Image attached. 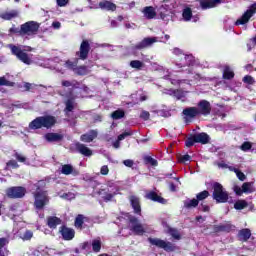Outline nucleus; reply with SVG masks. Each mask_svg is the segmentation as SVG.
Here are the masks:
<instances>
[{
	"label": "nucleus",
	"instance_id": "e433bc0d",
	"mask_svg": "<svg viewBox=\"0 0 256 256\" xmlns=\"http://www.w3.org/2000/svg\"><path fill=\"white\" fill-rule=\"evenodd\" d=\"M112 119H123L125 117V111L123 110H116L111 115Z\"/></svg>",
	"mask_w": 256,
	"mask_h": 256
},
{
	"label": "nucleus",
	"instance_id": "680f3d73",
	"mask_svg": "<svg viewBox=\"0 0 256 256\" xmlns=\"http://www.w3.org/2000/svg\"><path fill=\"white\" fill-rule=\"evenodd\" d=\"M66 67H68V69H75V67H77V64H75L71 61H67L66 62Z\"/></svg>",
	"mask_w": 256,
	"mask_h": 256
},
{
	"label": "nucleus",
	"instance_id": "338daca9",
	"mask_svg": "<svg viewBox=\"0 0 256 256\" xmlns=\"http://www.w3.org/2000/svg\"><path fill=\"white\" fill-rule=\"evenodd\" d=\"M52 27H54V29H59V27H61V22H53Z\"/></svg>",
	"mask_w": 256,
	"mask_h": 256
},
{
	"label": "nucleus",
	"instance_id": "37998d69",
	"mask_svg": "<svg viewBox=\"0 0 256 256\" xmlns=\"http://www.w3.org/2000/svg\"><path fill=\"white\" fill-rule=\"evenodd\" d=\"M234 173H236V175L240 181H245V179H247L245 174L243 172H241V170H239V169H234Z\"/></svg>",
	"mask_w": 256,
	"mask_h": 256
},
{
	"label": "nucleus",
	"instance_id": "79ce46f5",
	"mask_svg": "<svg viewBox=\"0 0 256 256\" xmlns=\"http://www.w3.org/2000/svg\"><path fill=\"white\" fill-rule=\"evenodd\" d=\"M251 147H253V144L251 142H244L240 146V149H241V151H249V150H251Z\"/></svg>",
	"mask_w": 256,
	"mask_h": 256
},
{
	"label": "nucleus",
	"instance_id": "de8ad7c7",
	"mask_svg": "<svg viewBox=\"0 0 256 256\" xmlns=\"http://www.w3.org/2000/svg\"><path fill=\"white\" fill-rule=\"evenodd\" d=\"M14 157L17 159V161H19L20 163H25V161H27V158L25 156H23L22 154L19 153H15Z\"/></svg>",
	"mask_w": 256,
	"mask_h": 256
},
{
	"label": "nucleus",
	"instance_id": "a211bd4d",
	"mask_svg": "<svg viewBox=\"0 0 256 256\" xmlns=\"http://www.w3.org/2000/svg\"><path fill=\"white\" fill-rule=\"evenodd\" d=\"M75 147L78 153H80L81 155H84V157H91V155H93V151L89 147H87L85 144L78 142L75 144Z\"/></svg>",
	"mask_w": 256,
	"mask_h": 256
},
{
	"label": "nucleus",
	"instance_id": "6e6d98bb",
	"mask_svg": "<svg viewBox=\"0 0 256 256\" xmlns=\"http://www.w3.org/2000/svg\"><path fill=\"white\" fill-rule=\"evenodd\" d=\"M73 108H74V106H73V101L68 100V101L66 102V110H67V111H73Z\"/></svg>",
	"mask_w": 256,
	"mask_h": 256
},
{
	"label": "nucleus",
	"instance_id": "69168bd1",
	"mask_svg": "<svg viewBox=\"0 0 256 256\" xmlns=\"http://www.w3.org/2000/svg\"><path fill=\"white\" fill-rule=\"evenodd\" d=\"M111 199H113V194H106L104 196V201H111Z\"/></svg>",
	"mask_w": 256,
	"mask_h": 256
},
{
	"label": "nucleus",
	"instance_id": "4468645a",
	"mask_svg": "<svg viewBox=\"0 0 256 256\" xmlns=\"http://www.w3.org/2000/svg\"><path fill=\"white\" fill-rule=\"evenodd\" d=\"M198 111V115H210L211 114V103L207 100H202L198 103V107H196Z\"/></svg>",
	"mask_w": 256,
	"mask_h": 256
},
{
	"label": "nucleus",
	"instance_id": "473e14b6",
	"mask_svg": "<svg viewBox=\"0 0 256 256\" xmlns=\"http://www.w3.org/2000/svg\"><path fill=\"white\" fill-rule=\"evenodd\" d=\"M223 77L224 79H233L235 77V73L233 70H231V68L225 67Z\"/></svg>",
	"mask_w": 256,
	"mask_h": 256
},
{
	"label": "nucleus",
	"instance_id": "c756f323",
	"mask_svg": "<svg viewBox=\"0 0 256 256\" xmlns=\"http://www.w3.org/2000/svg\"><path fill=\"white\" fill-rule=\"evenodd\" d=\"M182 17L184 21H191V17H193V11L191 8H185L183 10Z\"/></svg>",
	"mask_w": 256,
	"mask_h": 256
},
{
	"label": "nucleus",
	"instance_id": "2eb2a0df",
	"mask_svg": "<svg viewBox=\"0 0 256 256\" xmlns=\"http://www.w3.org/2000/svg\"><path fill=\"white\" fill-rule=\"evenodd\" d=\"M91 49L90 45H89V41L88 40H83L81 45H80V51L77 52V55L79 57V59H82L83 61H85V59H87L88 55H89V50Z\"/></svg>",
	"mask_w": 256,
	"mask_h": 256
},
{
	"label": "nucleus",
	"instance_id": "4be33fe9",
	"mask_svg": "<svg viewBox=\"0 0 256 256\" xmlns=\"http://www.w3.org/2000/svg\"><path fill=\"white\" fill-rule=\"evenodd\" d=\"M142 13L144 14V17L146 19H155V17L157 16V12L155 11V8H153V6L145 7Z\"/></svg>",
	"mask_w": 256,
	"mask_h": 256
},
{
	"label": "nucleus",
	"instance_id": "a18cd8bd",
	"mask_svg": "<svg viewBox=\"0 0 256 256\" xmlns=\"http://www.w3.org/2000/svg\"><path fill=\"white\" fill-rule=\"evenodd\" d=\"M131 135H133L131 131L124 132L118 136V141H123L126 137H131Z\"/></svg>",
	"mask_w": 256,
	"mask_h": 256
},
{
	"label": "nucleus",
	"instance_id": "aec40b11",
	"mask_svg": "<svg viewBox=\"0 0 256 256\" xmlns=\"http://www.w3.org/2000/svg\"><path fill=\"white\" fill-rule=\"evenodd\" d=\"M238 239L242 241V243H247V241L251 239V230L249 228L239 230Z\"/></svg>",
	"mask_w": 256,
	"mask_h": 256
},
{
	"label": "nucleus",
	"instance_id": "412c9836",
	"mask_svg": "<svg viewBox=\"0 0 256 256\" xmlns=\"http://www.w3.org/2000/svg\"><path fill=\"white\" fill-rule=\"evenodd\" d=\"M94 139H97V131L91 130L87 134H83L80 137V141H83V143H91Z\"/></svg>",
	"mask_w": 256,
	"mask_h": 256
},
{
	"label": "nucleus",
	"instance_id": "9d476101",
	"mask_svg": "<svg viewBox=\"0 0 256 256\" xmlns=\"http://www.w3.org/2000/svg\"><path fill=\"white\" fill-rule=\"evenodd\" d=\"M182 114L185 123H191L193 119L199 117V110H197V107H187Z\"/></svg>",
	"mask_w": 256,
	"mask_h": 256
},
{
	"label": "nucleus",
	"instance_id": "4d7b16f0",
	"mask_svg": "<svg viewBox=\"0 0 256 256\" xmlns=\"http://www.w3.org/2000/svg\"><path fill=\"white\" fill-rule=\"evenodd\" d=\"M78 74L79 75H86L87 74V67L82 66L78 68Z\"/></svg>",
	"mask_w": 256,
	"mask_h": 256
},
{
	"label": "nucleus",
	"instance_id": "f8f14e48",
	"mask_svg": "<svg viewBox=\"0 0 256 256\" xmlns=\"http://www.w3.org/2000/svg\"><path fill=\"white\" fill-rule=\"evenodd\" d=\"M233 191H234V193H236V195L241 197V195H243V193H253V191H255V189L253 188V182H245V183H243L242 187L234 186Z\"/></svg>",
	"mask_w": 256,
	"mask_h": 256
},
{
	"label": "nucleus",
	"instance_id": "6ab92c4d",
	"mask_svg": "<svg viewBox=\"0 0 256 256\" xmlns=\"http://www.w3.org/2000/svg\"><path fill=\"white\" fill-rule=\"evenodd\" d=\"M130 203L132 205V208L134 209V212L138 215H141V202L139 200V197L132 195L129 197Z\"/></svg>",
	"mask_w": 256,
	"mask_h": 256
},
{
	"label": "nucleus",
	"instance_id": "58836bf2",
	"mask_svg": "<svg viewBox=\"0 0 256 256\" xmlns=\"http://www.w3.org/2000/svg\"><path fill=\"white\" fill-rule=\"evenodd\" d=\"M48 225H61V220L56 216L48 218Z\"/></svg>",
	"mask_w": 256,
	"mask_h": 256
},
{
	"label": "nucleus",
	"instance_id": "9b49d317",
	"mask_svg": "<svg viewBox=\"0 0 256 256\" xmlns=\"http://www.w3.org/2000/svg\"><path fill=\"white\" fill-rule=\"evenodd\" d=\"M256 13V3L252 4L249 9L236 21V25H245L249 23V19Z\"/></svg>",
	"mask_w": 256,
	"mask_h": 256
},
{
	"label": "nucleus",
	"instance_id": "39448f33",
	"mask_svg": "<svg viewBox=\"0 0 256 256\" xmlns=\"http://www.w3.org/2000/svg\"><path fill=\"white\" fill-rule=\"evenodd\" d=\"M148 241L151 245H154L159 249H164V251H166L167 253L177 251V246L171 242H166L165 240L159 238H148Z\"/></svg>",
	"mask_w": 256,
	"mask_h": 256
},
{
	"label": "nucleus",
	"instance_id": "7ed1b4c3",
	"mask_svg": "<svg viewBox=\"0 0 256 256\" xmlns=\"http://www.w3.org/2000/svg\"><path fill=\"white\" fill-rule=\"evenodd\" d=\"M39 27H41L39 22L28 21L20 26L18 34L21 37H34V35L39 33Z\"/></svg>",
	"mask_w": 256,
	"mask_h": 256
},
{
	"label": "nucleus",
	"instance_id": "13d9d810",
	"mask_svg": "<svg viewBox=\"0 0 256 256\" xmlns=\"http://www.w3.org/2000/svg\"><path fill=\"white\" fill-rule=\"evenodd\" d=\"M3 85H11L10 81H7V79H5V77H0V87Z\"/></svg>",
	"mask_w": 256,
	"mask_h": 256
},
{
	"label": "nucleus",
	"instance_id": "0e129e2a",
	"mask_svg": "<svg viewBox=\"0 0 256 256\" xmlns=\"http://www.w3.org/2000/svg\"><path fill=\"white\" fill-rule=\"evenodd\" d=\"M200 209H201V211H204V213L209 212V206L208 205L202 204Z\"/></svg>",
	"mask_w": 256,
	"mask_h": 256
},
{
	"label": "nucleus",
	"instance_id": "20e7f679",
	"mask_svg": "<svg viewBox=\"0 0 256 256\" xmlns=\"http://www.w3.org/2000/svg\"><path fill=\"white\" fill-rule=\"evenodd\" d=\"M212 197L216 203H227V201H229V192H227L219 182H215L213 184Z\"/></svg>",
	"mask_w": 256,
	"mask_h": 256
},
{
	"label": "nucleus",
	"instance_id": "b1692460",
	"mask_svg": "<svg viewBox=\"0 0 256 256\" xmlns=\"http://www.w3.org/2000/svg\"><path fill=\"white\" fill-rule=\"evenodd\" d=\"M196 143H202L203 145L209 143V135L205 133H200L194 135Z\"/></svg>",
	"mask_w": 256,
	"mask_h": 256
},
{
	"label": "nucleus",
	"instance_id": "c85d7f7f",
	"mask_svg": "<svg viewBox=\"0 0 256 256\" xmlns=\"http://www.w3.org/2000/svg\"><path fill=\"white\" fill-rule=\"evenodd\" d=\"M74 171V168L71 164H65L61 168V173L63 175H71Z\"/></svg>",
	"mask_w": 256,
	"mask_h": 256
},
{
	"label": "nucleus",
	"instance_id": "bf43d9fd",
	"mask_svg": "<svg viewBox=\"0 0 256 256\" xmlns=\"http://www.w3.org/2000/svg\"><path fill=\"white\" fill-rule=\"evenodd\" d=\"M190 160H191V156H189L188 154L180 157L181 163H187V161H190Z\"/></svg>",
	"mask_w": 256,
	"mask_h": 256
},
{
	"label": "nucleus",
	"instance_id": "2f4dec72",
	"mask_svg": "<svg viewBox=\"0 0 256 256\" xmlns=\"http://www.w3.org/2000/svg\"><path fill=\"white\" fill-rule=\"evenodd\" d=\"M133 233L135 235H144L145 234V229L143 228V225H134L132 226Z\"/></svg>",
	"mask_w": 256,
	"mask_h": 256
},
{
	"label": "nucleus",
	"instance_id": "f03ea898",
	"mask_svg": "<svg viewBox=\"0 0 256 256\" xmlns=\"http://www.w3.org/2000/svg\"><path fill=\"white\" fill-rule=\"evenodd\" d=\"M57 123V119L54 116L46 115V116H40L34 119L30 124V129H42L44 127L45 129H51L53 125Z\"/></svg>",
	"mask_w": 256,
	"mask_h": 256
},
{
	"label": "nucleus",
	"instance_id": "e2e57ef3",
	"mask_svg": "<svg viewBox=\"0 0 256 256\" xmlns=\"http://www.w3.org/2000/svg\"><path fill=\"white\" fill-rule=\"evenodd\" d=\"M123 163H124V165L126 167H133V165H134L133 160H129V159L128 160H124Z\"/></svg>",
	"mask_w": 256,
	"mask_h": 256
},
{
	"label": "nucleus",
	"instance_id": "5701e85b",
	"mask_svg": "<svg viewBox=\"0 0 256 256\" xmlns=\"http://www.w3.org/2000/svg\"><path fill=\"white\" fill-rule=\"evenodd\" d=\"M18 15H19V12H17V10H11V11L2 13L0 17L5 21H11V19H15V17H18Z\"/></svg>",
	"mask_w": 256,
	"mask_h": 256
},
{
	"label": "nucleus",
	"instance_id": "a878e982",
	"mask_svg": "<svg viewBox=\"0 0 256 256\" xmlns=\"http://www.w3.org/2000/svg\"><path fill=\"white\" fill-rule=\"evenodd\" d=\"M197 205H199V200H197V198L195 199H188L184 201V207L186 209H193L195 207H197Z\"/></svg>",
	"mask_w": 256,
	"mask_h": 256
},
{
	"label": "nucleus",
	"instance_id": "f704fd0d",
	"mask_svg": "<svg viewBox=\"0 0 256 256\" xmlns=\"http://www.w3.org/2000/svg\"><path fill=\"white\" fill-rule=\"evenodd\" d=\"M130 67H132V69H143V67H145V64L139 60H132L130 62Z\"/></svg>",
	"mask_w": 256,
	"mask_h": 256
},
{
	"label": "nucleus",
	"instance_id": "a19ab883",
	"mask_svg": "<svg viewBox=\"0 0 256 256\" xmlns=\"http://www.w3.org/2000/svg\"><path fill=\"white\" fill-rule=\"evenodd\" d=\"M19 167V164L15 160H10L6 164V169H17Z\"/></svg>",
	"mask_w": 256,
	"mask_h": 256
},
{
	"label": "nucleus",
	"instance_id": "4c0bfd02",
	"mask_svg": "<svg viewBox=\"0 0 256 256\" xmlns=\"http://www.w3.org/2000/svg\"><path fill=\"white\" fill-rule=\"evenodd\" d=\"M168 232L171 235V237H173V239H177V241L181 239V234H179V231H177V229L169 228Z\"/></svg>",
	"mask_w": 256,
	"mask_h": 256
},
{
	"label": "nucleus",
	"instance_id": "ea45409f",
	"mask_svg": "<svg viewBox=\"0 0 256 256\" xmlns=\"http://www.w3.org/2000/svg\"><path fill=\"white\" fill-rule=\"evenodd\" d=\"M33 238V231L26 230L22 236L23 241H30Z\"/></svg>",
	"mask_w": 256,
	"mask_h": 256
},
{
	"label": "nucleus",
	"instance_id": "1a4fd4ad",
	"mask_svg": "<svg viewBox=\"0 0 256 256\" xmlns=\"http://www.w3.org/2000/svg\"><path fill=\"white\" fill-rule=\"evenodd\" d=\"M59 234L63 241H73V239H75V229L69 228L67 225L60 226Z\"/></svg>",
	"mask_w": 256,
	"mask_h": 256
},
{
	"label": "nucleus",
	"instance_id": "bb28decb",
	"mask_svg": "<svg viewBox=\"0 0 256 256\" xmlns=\"http://www.w3.org/2000/svg\"><path fill=\"white\" fill-rule=\"evenodd\" d=\"M91 245H92V251L94 253H100L101 252V245H102L101 238L92 240Z\"/></svg>",
	"mask_w": 256,
	"mask_h": 256
},
{
	"label": "nucleus",
	"instance_id": "7c9ffc66",
	"mask_svg": "<svg viewBox=\"0 0 256 256\" xmlns=\"http://www.w3.org/2000/svg\"><path fill=\"white\" fill-rule=\"evenodd\" d=\"M221 231H225L226 233H229L231 231V225H220L214 227V233H219Z\"/></svg>",
	"mask_w": 256,
	"mask_h": 256
},
{
	"label": "nucleus",
	"instance_id": "49530a36",
	"mask_svg": "<svg viewBox=\"0 0 256 256\" xmlns=\"http://www.w3.org/2000/svg\"><path fill=\"white\" fill-rule=\"evenodd\" d=\"M146 163H149L150 165H152V167H157V161L155 160V158H152L150 156L145 158Z\"/></svg>",
	"mask_w": 256,
	"mask_h": 256
},
{
	"label": "nucleus",
	"instance_id": "864d4df0",
	"mask_svg": "<svg viewBox=\"0 0 256 256\" xmlns=\"http://www.w3.org/2000/svg\"><path fill=\"white\" fill-rule=\"evenodd\" d=\"M101 175H109V166L104 165L100 169Z\"/></svg>",
	"mask_w": 256,
	"mask_h": 256
},
{
	"label": "nucleus",
	"instance_id": "f257e3e1",
	"mask_svg": "<svg viewBox=\"0 0 256 256\" xmlns=\"http://www.w3.org/2000/svg\"><path fill=\"white\" fill-rule=\"evenodd\" d=\"M8 48L10 49L12 55H15L17 59L25 63L26 65H31V57L27 53L33 51L31 46H17L15 44H9Z\"/></svg>",
	"mask_w": 256,
	"mask_h": 256
},
{
	"label": "nucleus",
	"instance_id": "423d86ee",
	"mask_svg": "<svg viewBox=\"0 0 256 256\" xmlns=\"http://www.w3.org/2000/svg\"><path fill=\"white\" fill-rule=\"evenodd\" d=\"M91 5V9H102L103 11H117V5L113 3V0H102L97 6L96 0H88Z\"/></svg>",
	"mask_w": 256,
	"mask_h": 256
},
{
	"label": "nucleus",
	"instance_id": "8fccbe9b",
	"mask_svg": "<svg viewBox=\"0 0 256 256\" xmlns=\"http://www.w3.org/2000/svg\"><path fill=\"white\" fill-rule=\"evenodd\" d=\"M244 83H247L248 85H253L255 83V80L251 76H245L243 78Z\"/></svg>",
	"mask_w": 256,
	"mask_h": 256
},
{
	"label": "nucleus",
	"instance_id": "393cba45",
	"mask_svg": "<svg viewBox=\"0 0 256 256\" xmlns=\"http://www.w3.org/2000/svg\"><path fill=\"white\" fill-rule=\"evenodd\" d=\"M46 141H61V139H63V136L61 134H57V133H47L45 136Z\"/></svg>",
	"mask_w": 256,
	"mask_h": 256
},
{
	"label": "nucleus",
	"instance_id": "6e6552de",
	"mask_svg": "<svg viewBox=\"0 0 256 256\" xmlns=\"http://www.w3.org/2000/svg\"><path fill=\"white\" fill-rule=\"evenodd\" d=\"M27 190L21 186L8 188L6 191V195L10 199H21L25 197Z\"/></svg>",
	"mask_w": 256,
	"mask_h": 256
},
{
	"label": "nucleus",
	"instance_id": "0eeeda50",
	"mask_svg": "<svg viewBox=\"0 0 256 256\" xmlns=\"http://www.w3.org/2000/svg\"><path fill=\"white\" fill-rule=\"evenodd\" d=\"M34 197V206L36 207V209H43V207H45V205L49 203V196H47V192L39 188L35 192Z\"/></svg>",
	"mask_w": 256,
	"mask_h": 256
},
{
	"label": "nucleus",
	"instance_id": "f3484780",
	"mask_svg": "<svg viewBox=\"0 0 256 256\" xmlns=\"http://www.w3.org/2000/svg\"><path fill=\"white\" fill-rule=\"evenodd\" d=\"M146 199H150L151 201H156L157 203H162L165 205L167 203V200L165 198L161 197L157 192L155 191H149L145 195Z\"/></svg>",
	"mask_w": 256,
	"mask_h": 256
},
{
	"label": "nucleus",
	"instance_id": "774afa93",
	"mask_svg": "<svg viewBox=\"0 0 256 256\" xmlns=\"http://www.w3.org/2000/svg\"><path fill=\"white\" fill-rule=\"evenodd\" d=\"M120 142H121V140L118 139L116 142L113 143V147H114L115 149H119V147H120Z\"/></svg>",
	"mask_w": 256,
	"mask_h": 256
},
{
	"label": "nucleus",
	"instance_id": "c9c22d12",
	"mask_svg": "<svg viewBox=\"0 0 256 256\" xmlns=\"http://www.w3.org/2000/svg\"><path fill=\"white\" fill-rule=\"evenodd\" d=\"M209 197V191L204 190L196 195V200L199 201H205Z\"/></svg>",
	"mask_w": 256,
	"mask_h": 256
},
{
	"label": "nucleus",
	"instance_id": "052dcab7",
	"mask_svg": "<svg viewBox=\"0 0 256 256\" xmlns=\"http://www.w3.org/2000/svg\"><path fill=\"white\" fill-rule=\"evenodd\" d=\"M73 85H75L73 82H70L68 80H63L62 81V86L63 87H73Z\"/></svg>",
	"mask_w": 256,
	"mask_h": 256
},
{
	"label": "nucleus",
	"instance_id": "72a5a7b5",
	"mask_svg": "<svg viewBox=\"0 0 256 256\" xmlns=\"http://www.w3.org/2000/svg\"><path fill=\"white\" fill-rule=\"evenodd\" d=\"M88 222H89V218L81 214H79L75 219V225H83V223H88Z\"/></svg>",
	"mask_w": 256,
	"mask_h": 256
},
{
	"label": "nucleus",
	"instance_id": "c03bdc74",
	"mask_svg": "<svg viewBox=\"0 0 256 256\" xmlns=\"http://www.w3.org/2000/svg\"><path fill=\"white\" fill-rule=\"evenodd\" d=\"M195 143H197V140H195V136L187 138L186 147H193V145H195Z\"/></svg>",
	"mask_w": 256,
	"mask_h": 256
},
{
	"label": "nucleus",
	"instance_id": "5fc2aeb1",
	"mask_svg": "<svg viewBox=\"0 0 256 256\" xmlns=\"http://www.w3.org/2000/svg\"><path fill=\"white\" fill-rule=\"evenodd\" d=\"M58 7H65L69 3V0H56Z\"/></svg>",
	"mask_w": 256,
	"mask_h": 256
},
{
	"label": "nucleus",
	"instance_id": "cd10ccee",
	"mask_svg": "<svg viewBox=\"0 0 256 256\" xmlns=\"http://www.w3.org/2000/svg\"><path fill=\"white\" fill-rule=\"evenodd\" d=\"M249 206V203H247L246 200H238L234 204V209L237 211H241Z\"/></svg>",
	"mask_w": 256,
	"mask_h": 256
},
{
	"label": "nucleus",
	"instance_id": "09e8293b",
	"mask_svg": "<svg viewBox=\"0 0 256 256\" xmlns=\"http://www.w3.org/2000/svg\"><path fill=\"white\" fill-rule=\"evenodd\" d=\"M149 117H151V114L147 111H142L140 114V119H143V121H149Z\"/></svg>",
	"mask_w": 256,
	"mask_h": 256
},
{
	"label": "nucleus",
	"instance_id": "ddd939ff",
	"mask_svg": "<svg viewBox=\"0 0 256 256\" xmlns=\"http://www.w3.org/2000/svg\"><path fill=\"white\" fill-rule=\"evenodd\" d=\"M153 43H157V38H155V37L144 38L140 43H138L132 47V51H139L141 49H147V47H151V45H153Z\"/></svg>",
	"mask_w": 256,
	"mask_h": 256
},
{
	"label": "nucleus",
	"instance_id": "603ef678",
	"mask_svg": "<svg viewBox=\"0 0 256 256\" xmlns=\"http://www.w3.org/2000/svg\"><path fill=\"white\" fill-rule=\"evenodd\" d=\"M251 47H256V35L250 39L248 44V51H251Z\"/></svg>",
	"mask_w": 256,
	"mask_h": 256
},
{
	"label": "nucleus",
	"instance_id": "3c124183",
	"mask_svg": "<svg viewBox=\"0 0 256 256\" xmlns=\"http://www.w3.org/2000/svg\"><path fill=\"white\" fill-rule=\"evenodd\" d=\"M90 247H91V243H89L88 241L80 244V249L82 251H86V249H90Z\"/></svg>",
	"mask_w": 256,
	"mask_h": 256
},
{
	"label": "nucleus",
	"instance_id": "dca6fc26",
	"mask_svg": "<svg viewBox=\"0 0 256 256\" xmlns=\"http://www.w3.org/2000/svg\"><path fill=\"white\" fill-rule=\"evenodd\" d=\"M222 0H200L201 9H213V7H217L220 5Z\"/></svg>",
	"mask_w": 256,
	"mask_h": 256
}]
</instances>
